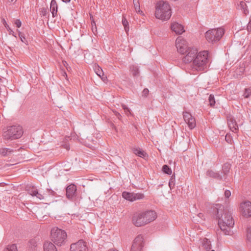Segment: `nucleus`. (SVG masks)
I'll return each mask as SVG.
<instances>
[{
	"label": "nucleus",
	"mask_w": 251,
	"mask_h": 251,
	"mask_svg": "<svg viewBox=\"0 0 251 251\" xmlns=\"http://www.w3.org/2000/svg\"><path fill=\"white\" fill-rule=\"evenodd\" d=\"M247 240L251 242V227L248 226L247 228Z\"/></svg>",
	"instance_id": "obj_38"
},
{
	"label": "nucleus",
	"mask_w": 251,
	"mask_h": 251,
	"mask_svg": "<svg viewBox=\"0 0 251 251\" xmlns=\"http://www.w3.org/2000/svg\"><path fill=\"white\" fill-rule=\"evenodd\" d=\"M122 24L124 26L125 31L127 33L129 29L128 26V22L125 17L123 18Z\"/></svg>",
	"instance_id": "obj_30"
},
{
	"label": "nucleus",
	"mask_w": 251,
	"mask_h": 251,
	"mask_svg": "<svg viewBox=\"0 0 251 251\" xmlns=\"http://www.w3.org/2000/svg\"><path fill=\"white\" fill-rule=\"evenodd\" d=\"M142 212L147 224L153 221L157 217L156 213L154 211L148 210Z\"/></svg>",
	"instance_id": "obj_17"
},
{
	"label": "nucleus",
	"mask_w": 251,
	"mask_h": 251,
	"mask_svg": "<svg viewBox=\"0 0 251 251\" xmlns=\"http://www.w3.org/2000/svg\"><path fill=\"white\" fill-rule=\"evenodd\" d=\"M50 10L52 13V17H55L57 12V4L55 0H51L50 5Z\"/></svg>",
	"instance_id": "obj_24"
},
{
	"label": "nucleus",
	"mask_w": 251,
	"mask_h": 251,
	"mask_svg": "<svg viewBox=\"0 0 251 251\" xmlns=\"http://www.w3.org/2000/svg\"><path fill=\"white\" fill-rule=\"evenodd\" d=\"M8 1L10 2H14L17 1V0H8Z\"/></svg>",
	"instance_id": "obj_53"
},
{
	"label": "nucleus",
	"mask_w": 251,
	"mask_h": 251,
	"mask_svg": "<svg viewBox=\"0 0 251 251\" xmlns=\"http://www.w3.org/2000/svg\"><path fill=\"white\" fill-rule=\"evenodd\" d=\"M63 65L66 68V69L68 70L70 68V67H69L68 63L66 61H62Z\"/></svg>",
	"instance_id": "obj_46"
},
{
	"label": "nucleus",
	"mask_w": 251,
	"mask_h": 251,
	"mask_svg": "<svg viewBox=\"0 0 251 251\" xmlns=\"http://www.w3.org/2000/svg\"><path fill=\"white\" fill-rule=\"evenodd\" d=\"M230 168V164L228 163L225 164L223 166V173L225 175H226L228 173Z\"/></svg>",
	"instance_id": "obj_33"
},
{
	"label": "nucleus",
	"mask_w": 251,
	"mask_h": 251,
	"mask_svg": "<svg viewBox=\"0 0 251 251\" xmlns=\"http://www.w3.org/2000/svg\"><path fill=\"white\" fill-rule=\"evenodd\" d=\"M243 97L245 99H250L251 100V89L250 88L245 89Z\"/></svg>",
	"instance_id": "obj_29"
},
{
	"label": "nucleus",
	"mask_w": 251,
	"mask_h": 251,
	"mask_svg": "<svg viewBox=\"0 0 251 251\" xmlns=\"http://www.w3.org/2000/svg\"><path fill=\"white\" fill-rule=\"evenodd\" d=\"M130 70L134 76H137L139 75V70L137 66H133L130 67Z\"/></svg>",
	"instance_id": "obj_31"
},
{
	"label": "nucleus",
	"mask_w": 251,
	"mask_h": 251,
	"mask_svg": "<svg viewBox=\"0 0 251 251\" xmlns=\"http://www.w3.org/2000/svg\"><path fill=\"white\" fill-rule=\"evenodd\" d=\"M3 25H4L5 27L8 29H10V27L9 26V25H7V24L6 23V21L5 20L3 19Z\"/></svg>",
	"instance_id": "obj_48"
},
{
	"label": "nucleus",
	"mask_w": 251,
	"mask_h": 251,
	"mask_svg": "<svg viewBox=\"0 0 251 251\" xmlns=\"http://www.w3.org/2000/svg\"><path fill=\"white\" fill-rule=\"evenodd\" d=\"M247 30L249 32H251V20L249 23L247 25Z\"/></svg>",
	"instance_id": "obj_47"
},
{
	"label": "nucleus",
	"mask_w": 251,
	"mask_h": 251,
	"mask_svg": "<svg viewBox=\"0 0 251 251\" xmlns=\"http://www.w3.org/2000/svg\"><path fill=\"white\" fill-rule=\"evenodd\" d=\"M224 34V30L222 28L212 29L208 30L205 34L206 39L209 42L213 43L219 41Z\"/></svg>",
	"instance_id": "obj_6"
},
{
	"label": "nucleus",
	"mask_w": 251,
	"mask_h": 251,
	"mask_svg": "<svg viewBox=\"0 0 251 251\" xmlns=\"http://www.w3.org/2000/svg\"><path fill=\"white\" fill-rule=\"evenodd\" d=\"M44 251H57L56 248L54 244L50 242H46L44 245Z\"/></svg>",
	"instance_id": "obj_23"
},
{
	"label": "nucleus",
	"mask_w": 251,
	"mask_h": 251,
	"mask_svg": "<svg viewBox=\"0 0 251 251\" xmlns=\"http://www.w3.org/2000/svg\"><path fill=\"white\" fill-rule=\"evenodd\" d=\"M231 195V192L229 190H226L225 192V196L226 198H228Z\"/></svg>",
	"instance_id": "obj_42"
},
{
	"label": "nucleus",
	"mask_w": 251,
	"mask_h": 251,
	"mask_svg": "<svg viewBox=\"0 0 251 251\" xmlns=\"http://www.w3.org/2000/svg\"><path fill=\"white\" fill-rule=\"evenodd\" d=\"M202 247L207 251H209L211 248V242L207 238H204L202 241Z\"/></svg>",
	"instance_id": "obj_26"
},
{
	"label": "nucleus",
	"mask_w": 251,
	"mask_h": 251,
	"mask_svg": "<svg viewBox=\"0 0 251 251\" xmlns=\"http://www.w3.org/2000/svg\"><path fill=\"white\" fill-rule=\"evenodd\" d=\"M14 152L12 149L9 148H0V155L3 156H5L10 155Z\"/></svg>",
	"instance_id": "obj_25"
},
{
	"label": "nucleus",
	"mask_w": 251,
	"mask_h": 251,
	"mask_svg": "<svg viewBox=\"0 0 251 251\" xmlns=\"http://www.w3.org/2000/svg\"><path fill=\"white\" fill-rule=\"evenodd\" d=\"M64 75H66V73H65V72H64Z\"/></svg>",
	"instance_id": "obj_56"
},
{
	"label": "nucleus",
	"mask_w": 251,
	"mask_h": 251,
	"mask_svg": "<svg viewBox=\"0 0 251 251\" xmlns=\"http://www.w3.org/2000/svg\"><path fill=\"white\" fill-rule=\"evenodd\" d=\"M3 251H18L17 246L15 244L8 246Z\"/></svg>",
	"instance_id": "obj_34"
},
{
	"label": "nucleus",
	"mask_w": 251,
	"mask_h": 251,
	"mask_svg": "<svg viewBox=\"0 0 251 251\" xmlns=\"http://www.w3.org/2000/svg\"><path fill=\"white\" fill-rule=\"evenodd\" d=\"M109 251H115L114 250L110 249L109 250Z\"/></svg>",
	"instance_id": "obj_54"
},
{
	"label": "nucleus",
	"mask_w": 251,
	"mask_h": 251,
	"mask_svg": "<svg viewBox=\"0 0 251 251\" xmlns=\"http://www.w3.org/2000/svg\"><path fill=\"white\" fill-rule=\"evenodd\" d=\"M144 245L143 236L140 234L134 239L130 251H142Z\"/></svg>",
	"instance_id": "obj_7"
},
{
	"label": "nucleus",
	"mask_w": 251,
	"mask_h": 251,
	"mask_svg": "<svg viewBox=\"0 0 251 251\" xmlns=\"http://www.w3.org/2000/svg\"><path fill=\"white\" fill-rule=\"evenodd\" d=\"M162 171L164 173L168 175H171L172 173L171 169L167 165H164L163 166Z\"/></svg>",
	"instance_id": "obj_32"
},
{
	"label": "nucleus",
	"mask_w": 251,
	"mask_h": 251,
	"mask_svg": "<svg viewBox=\"0 0 251 251\" xmlns=\"http://www.w3.org/2000/svg\"><path fill=\"white\" fill-rule=\"evenodd\" d=\"M114 115L119 119H120L121 117L120 114L117 111H112Z\"/></svg>",
	"instance_id": "obj_45"
},
{
	"label": "nucleus",
	"mask_w": 251,
	"mask_h": 251,
	"mask_svg": "<svg viewBox=\"0 0 251 251\" xmlns=\"http://www.w3.org/2000/svg\"><path fill=\"white\" fill-rule=\"evenodd\" d=\"M94 70L96 74L99 76L103 81L106 79V77L104 75L102 69L98 65L95 64Z\"/></svg>",
	"instance_id": "obj_22"
},
{
	"label": "nucleus",
	"mask_w": 251,
	"mask_h": 251,
	"mask_svg": "<svg viewBox=\"0 0 251 251\" xmlns=\"http://www.w3.org/2000/svg\"><path fill=\"white\" fill-rule=\"evenodd\" d=\"M28 193L31 196H35L41 200H44L48 197V195L46 194H41L38 192L37 189L33 186L29 187Z\"/></svg>",
	"instance_id": "obj_18"
},
{
	"label": "nucleus",
	"mask_w": 251,
	"mask_h": 251,
	"mask_svg": "<svg viewBox=\"0 0 251 251\" xmlns=\"http://www.w3.org/2000/svg\"><path fill=\"white\" fill-rule=\"evenodd\" d=\"M71 251H88L85 243L79 240L77 243L72 244L70 247Z\"/></svg>",
	"instance_id": "obj_14"
},
{
	"label": "nucleus",
	"mask_w": 251,
	"mask_h": 251,
	"mask_svg": "<svg viewBox=\"0 0 251 251\" xmlns=\"http://www.w3.org/2000/svg\"><path fill=\"white\" fill-rule=\"evenodd\" d=\"M202 215V214L201 213H200L199 215L200 217V215Z\"/></svg>",
	"instance_id": "obj_57"
},
{
	"label": "nucleus",
	"mask_w": 251,
	"mask_h": 251,
	"mask_svg": "<svg viewBox=\"0 0 251 251\" xmlns=\"http://www.w3.org/2000/svg\"><path fill=\"white\" fill-rule=\"evenodd\" d=\"M47 192L49 193V195H50L51 196H55L56 194V193L52 190L47 189Z\"/></svg>",
	"instance_id": "obj_43"
},
{
	"label": "nucleus",
	"mask_w": 251,
	"mask_h": 251,
	"mask_svg": "<svg viewBox=\"0 0 251 251\" xmlns=\"http://www.w3.org/2000/svg\"><path fill=\"white\" fill-rule=\"evenodd\" d=\"M149 91L148 89H144L142 92V94L144 96H147L149 94Z\"/></svg>",
	"instance_id": "obj_44"
},
{
	"label": "nucleus",
	"mask_w": 251,
	"mask_h": 251,
	"mask_svg": "<svg viewBox=\"0 0 251 251\" xmlns=\"http://www.w3.org/2000/svg\"><path fill=\"white\" fill-rule=\"evenodd\" d=\"M226 115L227 123L229 129L234 132H236L238 130L237 124L234 117L230 114H226Z\"/></svg>",
	"instance_id": "obj_13"
},
{
	"label": "nucleus",
	"mask_w": 251,
	"mask_h": 251,
	"mask_svg": "<svg viewBox=\"0 0 251 251\" xmlns=\"http://www.w3.org/2000/svg\"><path fill=\"white\" fill-rule=\"evenodd\" d=\"M185 53L186 54L183 57L182 61L187 64L193 63L198 53L197 49L190 48Z\"/></svg>",
	"instance_id": "obj_8"
},
{
	"label": "nucleus",
	"mask_w": 251,
	"mask_h": 251,
	"mask_svg": "<svg viewBox=\"0 0 251 251\" xmlns=\"http://www.w3.org/2000/svg\"><path fill=\"white\" fill-rule=\"evenodd\" d=\"M183 116L184 121L188 124L189 128L192 129L196 126V121L195 118L188 111L183 112Z\"/></svg>",
	"instance_id": "obj_12"
},
{
	"label": "nucleus",
	"mask_w": 251,
	"mask_h": 251,
	"mask_svg": "<svg viewBox=\"0 0 251 251\" xmlns=\"http://www.w3.org/2000/svg\"><path fill=\"white\" fill-rule=\"evenodd\" d=\"M91 25H92V31L93 32L96 34L97 33V27H96V24L95 23V22L94 21V20H92V22H91Z\"/></svg>",
	"instance_id": "obj_39"
},
{
	"label": "nucleus",
	"mask_w": 251,
	"mask_h": 251,
	"mask_svg": "<svg viewBox=\"0 0 251 251\" xmlns=\"http://www.w3.org/2000/svg\"><path fill=\"white\" fill-rule=\"evenodd\" d=\"M66 197L70 200H73L76 196V186L71 184L68 186L66 188Z\"/></svg>",
	"instance_id": "obj_15"
},
{
	"label": "nucleus",
	"mask_w": 251,
	"mask_h": 251,
	"mask_svg": "<svg viewBox=\"0 0 251 251\" xmlns=\"http://www.w3.org/2000/svg\"><path fill=\"white\" fill-rule=\"evenodd\" d=\"M7 30L9 31L10 34H12L13 35L14 32L13 31V30L12 29H11L10 28V29H8Z\"/></svg>",
	"instance_id": "obj_51"
},
{
	"label": "nucleus",
	"mask_w": 251,
	"mask_h": 251,
	"mask_svg": "<svg viewBox=\"0 0 251 251\" xmlns=\"http://www.w3.org/2000/svg\"><path fill=\"white\" fill-rule=\"evenodd\" d=\"M176 48L178 52L181 54H184L190 48L188 47L187 43L181 37H178L176 41Z\"/></svg>",
	"instance_id": "obj_10"
},
{
	"label": "nucleus",
	"mask_w": 251,
	"mask_h": 251,
	"mask_svg": "<svg viewBox=\"0 0 251 251\" xmlns=\"http://www.w3.org/2000/svg\"><path fill=\"white\" fill-rule=\"evenodd\" d=\"M127 111V112H128L129 114H130V111L128 110V111Z\"/></svg>",
	"instance_id": "obj_55"
},
{
	"label": "nucleus",
	"mask_w": 251,
	"mask_h": 251,
	"mask_svg": "<svg viewBox=\"0 0 251 251\" xmlns=\"http://www.w3.org/2000/svg\"><path fill=\"white\" fill-rule=\"evenodd\" d=\"M206 176L208 177L222 179V176L220 174L217 172H215L212 170H208L206 173Z\"/></svg>",
	"instance_id": "obj_20"
},
{
	"label": "nucleus",
	"mask_w": 251,
	"mask_h": 251,
	"mask_svg": "<svg viewBox=\"0 0 251 251\" xmlns=\"http://www.w3.org/2000/svg\"><path fill=\"white\" fill-rule=\"evenodd\" d=\"M171 28L172 30L176 34H181L184 32L183 26L175 22L172 23L171 26Z\"/></svg>",
	"instance_id": "obj_19"
},
{
	"label": "nucleus",
	"mask_w": 251,
	"mask_h": 251,
	"mask_svg": "<svg viewBox=\"0 0 251 251\" xmlns=\"http://www.w3.org/2000/svg\"><path fill=\"white\" fill-rule=\"evenodd\" d=\"M37 246V242L34 239L30 240L28 242L29 247L32 248L35 247Z\"/></svg>",
	"instance_id": "obj_36"
},
{
	"label": "nucleus",
	"mask_w": 251,
	"mask_h": 251,
	"mask_svg": "<svg viewBox=\"0 0 251 251\" xmlns=\"http://www.w3.org/2000/svg\"><path fill=\"white\" fill-rule=\"evenodd\" d=\"M122 196L125 199L130 201L141 200L144 197V194L142 193H129L126 191L123 192Z\"/></svg>",
	"instance_id": "obj_11"
},
{
	"label": "nucleus",
	"mask_w": 251,
	"mask_h": 251,
	"mask_svg": "<svg viewBox=\"0 0 251 251\" xmlns=\"http://www.w3.org/2000/svg\"><path fill=\"white\" fill-rule=\"evenodd\" d=\"M70 0H62V1H63V2H66V3H67V2H70Z\"/></svg>",
	"instance_id": "obj_52"
},
{
	"label": "nucleus",
	"mask_w": 251,
	"mask_h": 251,
	"mask_svg": "<svg viewBox=\"0 0 251 251\" xmlns=\"http://www.w3.org/2000/svg\"><path fill=\"white\" fill-rule=\"evenodd\" d=\"M209 102L210 106H214L215 103V100L214 98V96L213 95H210L209 97Z\"/></svg>",
	"instance_id": "obj_37"
},
{
	"label": "nucleus",
	"mask_w": 251,
	"mask_h": 251,
	"mask_svg": "<svg viewBox=\"0 0 251 251\" xmlns=\"http://www.w3.org/2000/svg\"><path fill=\"white\" fill-rule=\"evenodd\" d=\"M208 52L206 50L198 53L191 65L192 70L193 72L204 71L208 65Z\"/></svg>",
	"instance_id": "obj_4"
},
{
	"label": "nucleus",
	"mask_w": 251,
	"mask_h": 251,
	"mask_svg": "<svg viewBox=\"0 0 251 251\" xmlns=\"http://www.w3.org/2000/svg\"><path fill=\"white\" fill-rule=\"evenodd\" d=\"M239 8H240L243 12V13L247 15L248 14L249 11L247 9V6L246 3L244 1H241L239 5H238Z\"/></svg>",
	"instance_id": "obj_27"
},
{
	"label": "nucleus",
	"mask_w": 251,
	"mask_h": 251,
	"mask_svg": "<svg viewBox=\"0 0 251 251\" xmlns=\"http://www.w3.org/2000/svg\"><path fill=\"white\" fill-rule=\"evenodd\" d=\"M241 208L242 209V215L245 217L251 216V202L249 201L242 203Z\"/></svg>",
	"instance_id": "obj_16"
},
{
	"label": "nucleus",
	"mask_w": 251,
	"mask_h": 251,
	"mask_svg": "<svg viewBox=\"0 0 251 251\" xmlns=\"http://www.w3.org/2000/svg\"><path fill=\"white\" fill-rule=\"evenodd\" d=\"M133 3L135 11L137 13H139L141 14H143V12L142 11H141L140 9V3H139V0H133Z\"/></svg>",
	"instance_id": "obj_28"
},
{
	"label": "nucleus",
	"mask_w": 251,
	"mask_h": 251,
	"mask_svg": "<svg viewBox=\"0 0 251 251\" xmlns=\"http://www.w3.org/2000/svg\"><path fill=\"white\" fill-rule=\"evenodd\" d=\"M175 176L174 175H172L169 180V186L171 189L174 188L175 185Z\"/></svg>",
	"instance_id": "obj_35"
},
{
	"label": "nucleus",
	"mask_w": 251,
	"mask_h": 251,
	"mask_svg": "<svg viewBox=\"0 0 251 251\" xmlns=\"http://www.w3.org/2000/svg\"><path fill=\"white\" fill-rule=\"evenodd\" d=\"M211 251H215L214 250H212Z\"/></svg>",
	"instance_id": "obj_58"
},
{
	"label": "nucleus",
	"mask_w": 251,
	"mask_h": 251,
	"mask_svg": "<svg viewBox=\"0 0 251 251\" xmlns=\"http://www.w3.org/2000/svg\"><path fill=\"white\" fill-rule=\"evenodd\" d=\"M215 209L216 218L218 219V225L221 231L225 235H230L232 232L231 228L234 225L230 212L224 210V206L221 204L216 205Z\"/></svg>",
	"instance_id": "obj_1"
},
{
	"label": "nucleus",
	"mask_w": 251,
	"mask_h": 251,
	"mask_svg": "<svg viewBox=\"0 0 251 251\" xmlns=\"http://www.w3.org/2000/svg\"><path fill=\"white\" fill-rule=\"evenodd\" d=\"M24 133L23 127L16 124L7 127L2 132V138L5 140H14L20 139Z\"/></svg>",
	"instance_id": "obj_3"
},
{
	"label": "nucleus",
	"mask_w": 251,
	"mask_h": 251,
	"mask_svg": "<svg viewBox=\"0 0 251 251\" xmlns=\"http://www.w3.org/2000/svg\"><path fill=\"white\" fill-rule=\"evenodd\" d=\"M51 239L58 246H61L67 237L66 232L57 227H53L50 231Z\"/></svg>",
	"instance_id": "obj_5"
},
{
	"label": "nucleus",
	"mask_w": 251,
	"mask_h": 251,
	"mask_svg": "<svg viewBox=\"0 0 251 251\" xmlns=\"http://www.w3.org/2000/svg\"><path fill=\"white\" fill-rule=\"evenodd\" d=\"M14 24L16 25L17 27H20L22 25V23L19 19L15 20Z\"/></svg>",
	"instance_id": "obj_41"
},
{
	"label": "nucleus",
	"mask_w": 251,
	"mask_h": 251,
	"mask_svg": "<svg viewBox=\"0 0 251 251\" xmlns=\"http://www.w3.org/2000/svg\"><path fill=\"white\" fill-rule=\"evenodd\" d=\"M64 148H65L67 150H69L70 149V147L68 145L66 144L64 145Z\"/></svg>",
	"instance_id": "obj_49"
},
{
	"label": "nucleus",
	"mask_w": 251,
	"mask_h": 251,
	"mask_svg": "<svg viewBox=\"0 0 251 251\" xmlns=\"http://www.w3.org/2000/svg\"><path fill=\"white\" fill-rule=\"evenodd\" d=\"M132 223L134 225L138 227L147 224L142 212H136L133 215Z\"/></svg>",
	"instance_id": "obj_9"
},
{
	"label": "nucleus",
	"mask_w": 251,
	"mask_h": 251,
	"mask_svg": "<svg viewBox=\"0 0 251 251\" xmlns=\"http://www.w3.org/2000/svg\"><path fill=\"white\" fill-rule=\"evenodd\" d=\"M19 36L22 42L25 43L26 40L24 34L23 33L20 32L19 33Z\"/></svg>",
	"instance_id": "obj_40"
},
{
	"label": "nucleus",
	"mask_w": 251,
	"mask_h": 251,
	"mask_svg": "<svg viewBox=\"0 0 251 251\" xmlns=\"http://www.w3.org/2000/svg\"><path fill=\"white\" fill-rule=\"evenodd\" d=\"M132 151L135 154L140 157L144 158L148 156L147 153L139 148H133Z\"/></svg>",
	"instance_id": "obj_21"
},
{
	"label": "nucleus",
	"mask_w": 251,
	"mask_h": 251,
	"mask_svg": "<svg viewBox=\"0 0 251 251\" xmlns=\"http://www.w3.org/2000/svg\"><path fill=\"white\" fill-rule=\"evenodd\" d=\"M155 16L162 21H167L172 15V11L169 3L164 1H158L155 6Z\"/></svg>",
	"instance_id": "obj_2"
},
{
	"label": "nucleus",
	"mask_w": 251,
	"mask_h": 251,
	"mask_svg": "<svg viewBox=\"0 0 251 251\" xmlns=\"http://www.w3.org/2000/svg\"><path fill=\"white\" fill-rule=\"evenodd\" d=\"M122 107H123V108L124 109V110H128V108H127V107L126 106V105L123 104V105H122Z\"/></svg>",
	"instance_id": "obj_50"
}]
</instances>
